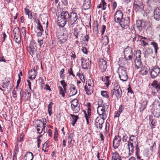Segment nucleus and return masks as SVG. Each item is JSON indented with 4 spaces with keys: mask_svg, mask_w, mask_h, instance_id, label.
Instances as JSON below:
<instances>
[{
    "mask_svg": "<svg viewBox=\"0 0 160 160\" xmlns=\"http://www.w3.org/2000/svg\"><path fill=\"white\" fill-rule=\"evenodd\" d=\"M13 33L14 36V39L15 42L17 43H20L21 40V32L18 27H15L13 31Z\"/></svg>",
    "mask_w": 160,
    "mask_h": 160,
    "instance_id": "0eeeda50",
    "label": "nucleus"
},
{
    "mask_svg": "<svg viewBox=\"0 0 160 160\" xmlns=\"http://www.w3.org/2000/svg\"><path fill=\"white\" fill-rule=\"evenodd\" d=\"M22 33L24 37L26 36V28L25 27H22Z\"/></svg>",
    "mask_w": 160,
    "mask_h": 160,
    "instance_id": "338daca9",
    "label": "nucleus"
},
{
    "mask_svg": "<svg viewBox=\"0 0 160 160\" xmlns=\"http://www.w3.org/2000/svg\"><path fill=\"white\" fill-rule=\"evenodd\" d=\"M152 112L155 117L158 118L160 117V103L158 101H155L154 102Z\"/></svg>",
    "mask_w": 160,
    "mask_h": 160,
    "instance_id": "39448f33",
    "label": "nucleus"
},
{
    "mask_svg": "<svg viewBox=\"0 0 160 160\" xmlns=\"http://www.w3.org/2000/svg\"><path fill=\"white\" fill-rule=\"evenodd\" d=\"M121 141V138L119 136H115L113 141V147L115 149L117 148L119 146Z\"/></svg>",
    "mask_w": 160,
    "mask_h": 160,
    "instance_id": "f3484780",
    "label": "nucleus"
},
{
    "mask_svg": "<svg viewBox=\"0 0 160 160\" xmlns=\"http://www.w3.org/2000/svg\"><path fill=\"white\" fill-rule=\"evenodd\" d=\"M70 116L72 117V122H76L79 117L78 115H75L73 114H70Z\"/></svg>",
    "mask_w": 160,
    "mask_h": 160,
    "instance_id": "49530a36",
    "label": "nucleus"
},
{
    "mask_svg": "<svg viewBox=\"0 0 160 160\" xmlns=\"http://www.w3.org/2000/svg\"><path fill=\"white\" fill-rule=\"evenodd\" d=\"M64 71V69L63 68L62 69L60 72V76L61 78H63V74Z\"/></svg>",
    "mask_w": 160,
    "mask_h": 160,
    "instance_id": "69168bd1",
    "label": "nucleus"
},
{
    "mask_svg": "<svg viewBox=\"0 0 160 160\" xmlns=\"http://www.w3.org/2000/svg\"><path fill=\"white\" fill-rule=\"evenodd\" d=\"M142 20H138L136 21V28L139 32H140L142 29Z\"/></svg>",
    "mask_w": 160,
    "mask_h": 160,
    "instance_id": "c85d7f7f",
    "label": "nucleus"
},
{
    "mask_svg": "<svg viewBox=\"0 0 160 160\" xmlns=\"http://www.w3.org/2000/svg\"><path fill=\"white\" fill-rule=\"evenodd\" d=\"M70 92L69 93L70 96H73L76 94L77 92V90L75 86L74 85H71L70 88Z\"/></svg>",
    "mask_w": 160,
    "mask_h": 160,
    "instance_id": "6ab92c4d",
    "label": "nucleus"
},
{
    "mask_svg": "<svg viewBox=\"0 0 160 160\" xmlns=\"http://www.w3.org/2000/svg\"><path fill=\"white\" fill-rule=\"evenodd\" d=\"M9 82V81L6 82H5L3 83L2 85V87L4 88H7L8 84Z\"/></svg>",
    "mask_w": 160,
    "mask_h": 160,
    "instance_id": "680f3d73",
    "label": "nucleus"
},
{
    "mask_svg": "<svg viewBox=\"0 0 160 160\" xmlns=\"http://www.w3.org/2000/svg\"><path fill=\"white\" fill-rule=\"evenodd\" d=\"M53 105V103L50 102L48 106V112L50 116H51L52 114V109Z\"/></svg>",
    "mask_w": 160,
    "mask_h": 160,
    "instance_id": "58836bf2",
    "label": "nucleus"
},
{
    "mask_svg": "<svg viewBox=\"0 0 160 160\" xmlns=\"http://www.w3.org/2000/svg\"><path fill=\"white\" fill-rule=\"evenodd\" d=\"M84 88L85 89L86 94L88 95H90L93 92V87H90V86H88L87 85L84 86Z\"/></svg>",
    "mask_w": 160,
    "mask_h": 160,
    "instance_id": "a878e982",
    "label": "nucleus"
},
{
    "mask_svg": "<svg viewBox=\"0 0 160 160\" xmlns=\"http://www.w3.org/2000/svg\"><path fill=\"white\" fill-rule=\"evenodd\" d=\"M98 65L99 68L102 72H104L107 67V62L102 58L99 59Z\"/></svg>",
    "mask_w": 160,
    "mask_h": 160,
    "instance_id": "9d476101",
    "label": "nucleus"
},
{
    "mask_svg": "<svg viewBox=\"0 0 160 160\" xmlns=\"http://www.w3.org/2000/svg\"><path fill=\"white\" fill-rule=\"evenodd\" d=\"M122 94V91L120 87L113 88L111 94L112 98L113 95H115L117 100H118L121 98Z\"/></svg>",
    "mask_w": 160,
    "mask_h": 160,
    "instance_id": "6e6552de",
    "label": "nucleus"
},
{
    "mask_svg": "<svg viewBox=\"0 0 160 160\" xmlns=\"http://www.w3.org/2000/svg\"><path fill=\"white\" fill-rule=\"evenodd\" d=\"M98 105L97 111L99 117H98L95 120V125L97 128H99L101 129L102 125L108 113L109 106L106 103L101 104L98 103Z\"/></svg>",
    "mask_w": 160,
    "mask_h": 160,
    "instance_id": "f03ea898",
    "label": "nucleus"
},
{
    "mask_svg": "<svg viewBox=\"0 0 160 160\" xmlns=\"http://www.w3.org/2000/svg\"><path fill=\"white\" fill-rule=\"evenodd\" d=\"M122 139L123 142H126L127 141L128 137L126 134L124 133L122 134Z\"/></svg>",
    "mask_w": 160,
    "mask_h": 160,
    "instance_id": "3c124183",
    "label": "nucleus"
},
{
    "mask_svg": "<svg viewBox=\"0 0 160 160\" xmlns=\"http://www.w3.org/2000/svg\"><path fill=\"white\" fill-rule=\"evenodd\" d=\"M24 10L26 15L28 16V18L31 19L32 18L31 11L27 8V7L24 8Z\"/></svg>",
    "mask_w": 160,
    "mask_h": 160,
    "instance_id": "72a5a7b5",
    "label": "nucleus"
},
{
    "mask_svg": "<svg viewBox=\"0 0 160 160\" xmlns=\"http://www.w3.org/2000/svg\"><path fill=\"white\" fill-rule=\"evenodd\" d=\"M135 68L137 69H139L141 68L142 62L141 59H135Z\"/></svg>",
    "mask_w": 160,
    "mask_h": 160,
    "instance_id": "7c9ffc66",
    "label": "nucleus"
},
{
    "mask_svg": "<svg viewBox=\"0 0 160 160\" xmlns=\"http://www.w3.org/2000/svg\"><path fill=\"white\" fill-rule=\"evenodd\" d=\"M148 102L146 100H144L141 103L139 110L140 112H142L146 108Z\"/></svg>",
    "mask_w": 160,
    "mask_h": 160,
    "instance_id": "5701e85b",
    "label": "nucleus"
},
{
    "mask_svg": "<svg viewBox=\"0 0 160 160\" xmlns=\"http://www.w3.org/2000/svg\"><path fill=\"white\" fill-rule=\"evenodd\" d=\"M133 6L136 12L142 10L143 8V6L142 2H140L139 4H135L134 3Z\"/></svg>",
    "mask_w": 160,
    "mask_h": 160,
    "instance_id": "b1692460",
    "label": "nucleus"
},
{
    "mask_svg": "<svg viewBox=\"0 0 160 160\" xmlns=\"http://www.w3.org/2000/svg\"><path fill=\"white\" fill-rule=\"evenodd\" d=\"M82 66L83 69H86L87 67V65L88 64L89 61H88L85 59L84 58H82Z\"/></svg>",
    "mask_w": 160,
    "mask_h": 160,
    "instance_id": "473e14b6",
    "label": "nucleus"
},
{
    "mask_svg": "<svg viewBox=\"0 0 160 160\" xmlns=\"http://www.w3.org/2000/svg\"><path fill=\"white\" fill-rule=\"evenodd\" d=\"M106 28V26L105 25H103L102 26V30H101L102 35H103L104 34Z\"/></svg>",
    "mask_w": 160,
    "mask_h": 160,
    "instance_id": "774afa93",
    "label": "nucleus"
},
{
    "mask_svg": "<svg viewBox=\"0 0 160 160\" xmlns=\"http://www.w3.org/2000/svg\"><path fill=\"white\" fill-rule=\"evenodd\" d=\"M103 40L105 41L104 42L105 44V45L108 44L109 42L108 38V36L106 35H105L103 38Z\"/></svg>",
    "mask_w": 160,
    "mask_h": 160,
    "instance_id": "6e6d98bb",
    "label": "nucleus"
},
{
    "mask_svg": "<svg viewBox=\"0 0 160 160\" xmlns=\"http://www.w3.org/2000/svg\"><path fill=\"white\" fill-rule=\"evenodd\" d=\"M73 137V133H71L69 134L67 137L68 142L69 144H71V143Z\"/></svg>",
    "mask_w": 160,
    "mask_h": 160,
    "instance_id": "a19ab883",
    "label": "nucleus"
},
{
    "mask_svg": "<svg viewBox=\"0 0 160 160\" xmlns=\"http://www.w3.org/2000/svg\"><path fill=\"white\" fill-rule=\"evenodd\" d=\"M46 123L47 122L45 118H43L42 120H37L36 124L37 127L42 128H42L45 129Z\"/></svg>",
    "mask_w": 160,
    "mask_h": 160,
    "instance_id": "2eb2a0df",
    "label": "nucleus"
},
{
    "mask_svg": "<svg viewBox=\"0 0 160 160\" xmlns=\"http://www.w3.org/2000/svg\"><path fill=\"white\" fill-rule=\"evenodd\" d=\"M56 36L58 39V43L60 44H64L68 39L67 33H64L61 30L57 31Z\"/></svg>",
    "mask_w": 160,
    "mask_h": 160,
    "instance_id": "7ed1b4c3",
    "label": "nucleus"
},
{
    "mask_svg": "<svg viewBox=\"0 0 160 160\" xmlns=\"http://www.w3.org/2000/svg\"><path fill=\"white\" fill-rule=\"evenodd\" d=\"M151 44L154 47L155 53H156L157 52V51L158 49L157 44L155 42H152Z\"/></svg>",
    "mask_w": 160,
    "mask_h": 160,
    "instance_id": "a18cd8bd",
    "label": "nucleus"
},
{
    "mask_svg": "<svg viewBox=\"0 0 160 160\" xmlns=\"http://www.w3.org/2000/svg\"><path fill=\"white\" fill-rule=\"evenodd\" d=\"M128 59H126L124 58H120L119 62L118 64L120 66V67H122L123 68V66L125 65H127V60Z\"/></svg>",
    "mask_w": 160,
    "mask_h": 160,
    "instance_id": "bb28decb",
    "label": "nucleus"
},
{
    "mask_svg": "<svg viewBox=\"0 0 160 160\" xmlns=\"http://www.w3.org/2000/svg\"><path fill=\"white\" fill-rule=\"evenodd\" d=\"M140 68V69L139 71V73L140 74L142 75H144L147 74L148 72V69L147 68L145 67H142Z\"/></svg>",
    "mask_w": 160,
    "mask_h": 160,
    "instance_id": "c756f323",
    "label": "nucleus"
},
{
    "mask_svg": "<svg viewBox=\"0 0 160 160\" xmlns=\"http://www.w3.org/2000/svg\"><path fill=\"white\" fill-rule=\"evenodd\" d=\"M151 85L153 87V90L155 91L154 93L160 91V83L156 80H154L152 83Z\"/></svg>",
    "mask_w": 160,
    "mask_h": 160,
    "instance_id": "dca6fc26",
    "label": "nucleus"
},
{
    "mask_svg": "<svg viewBox=\"0 0 160 160\" xmlns=\"http://www.w3.org/2000/svg\"><path fill=\"white\" fill-rule=\"evenodd\" d=\"M37 130L38 132L40 134L42 133L43 131L45 133L47 131V130L45 131V129H44L43 128H42H42L37 127Z\"/></svg>",
    "mask_w": 160,
    "mask_h": 160,
    "instance_id": "de8ad7c7",
    "label": "nucleus"
},
{
    "mask_svg": "<svg viewBox=\"0 0 160 160\" xmlns=\"http://www.w3.org/2000/svg\"><path fill=\"white\" fill-rule=\"evenodd\" d=\"M154 18L157 21L160 19V9L158 8H156L154 12Z\"/></svg>",
    "mask_w": 160,
    "mask_h": 160,
    "instance_id": "412c9836",
    "label": "nucleus"
},
{
    "mask_svg": "<svg viewBox=\"0 0 160 160\" xmlns=\"http://www.w3.org/2000/svg\"><path fill=\"white\" fill-rule=\"evenodd\" d=\"M93 32L94 33L97 35L98 33V24L97 22H95L93 25Z\"/></svg>",
    "mask_w": 160,
    "mask_h": 160,
    "instance_id": "f704fd0d",
    "label": "nucleus"
},
{
    "mask_svg": "<svg viewBox=\"0 0 160 160\" xmlns=\"http://www.w3.org/2000/svg\"><path fill=\"white\" fill-rule=\"evenodd\" d=\"M71 108L75 113H78L80 110V105L78 104V101L77 99H74L71 102Z\"/></svg>",
    "mask_w": 160,
    "mask_h": 160,
    "instance_id": "423d86ee",
    "label": "nucleus"
},
{
    "mask_svg": "<svg viewBox=\"0 0 160 160\" xmlns=\"http://www.w3.org/2000/svg\"><path fill=\"white\" fill-rule=\"evenodd\" d=\"M109 78L110 77L109 76H105L104 77H102V81L105 82V83L106 84L107 87L110 84V83L109 81Z\"/></svg>",
    "mask_w": 160,
    "mask_h": 160,
    "instance_id": "e433bc0d",
    "label": "nucleus"
},
{
    "mask_svg": "<svg viewBox=\"0 0 160 160\" xmlns=\"http://www.w3.org/2000/svg\"><path fill=\"white\" fill-rule=\"evenodd\" d=\"M90 0H84L83 8L84 10H88L90 8Z\"/></svg>",
    "mask_w": 160,
    "mask_h": 160,
    "instance_id": "393cba45",
    "label": "nucleus"
},
{
    "mask_svg": "<svg viewBox=\"0 0 160 160\" xmlns=\"http://www.w3.org/2000/svg\"><path fill=\"white\" fill-rule=\"evenodd\" d=\"M78 29L77 28H75L74 29L73 34L76 38H78Z\"/></svg>",
    "mask_w": 160,
    "mask_h": 160,
    "instance_id": "5fc2aeb1",
    "label": "nucleus"
},
{
    "mask_svg": "<svg viewBox=\"0 0 160 160\" xmlns=\"http://www.w3.org/2000/svg\"><path fill=\"white\" fill-rule=\"evenodd\" d=\"M31 96V94L28 91L25 92V101L30 100Z\"/></svg>",
    "mask_w": 160,
    "mask_h": 160,
    "instance_id": "ea45409f",
    "label": "nucleus"
},
{
    "mask_svg": "<svg viewBox=\"0 0 160 160\" xmlns=\"http://www.w3.org/2000/svg\"><path fill=\"white\" fill-rule=\"evenodd\" d=\"M138 137H136L134 135H132L129 138V141L128 142H134L137 143H138Z\"/></svg>",
    "mask_w": 160,
    "mask_h": 160,
    "instance_id": "c9c22d12",
    "label": "nucleus"
},
{
    "mask_svg": "<svg viewBox=\"0 0 160 160\" xmlns=\"http://www.w3.org/2000/svg\"><path fill=\"white\" fill-rule=\"evenodd\" d=\"M120 26L123 28H126L129 26L130 20L128 17L123 18L119 22Z\"/></svg>",
    "mask_w": 160,
    "mask_h": 160,
    "instance_id": "9b49d317",
    "label": "nucleus"
},
{
    "mask_svg": "<svg viewBox=\"0 0 160 160\" xmlns=\"http://www.w3.org/2000/svg\"><path fill=\"white\" fill-rule=\"evenodd\" d=\"M136 59H140L141 52L140 50H137L136 52Z\"/></svg>",
    "mask_w": 160,
    "mask_h": 160,
    "instance_id": "c03bdc74",
    "label": "nucleus"
},
{
    "mask_svg": "<svg viewBox=\"0 0 160 160\" xmlns=\"http://www.w3.org/2000/svg\"><path fill=\"white\" fill-rule=\"evenodd\" d=\"M70 55L71 57L72 58H72H73V59H74L76 58V55L75 54V53L74 52H71L70 53Z\"/></svg>",
    "mask_w": 160,
    "mask_h": 160,
    "instance_id": "e2e57ef3",
    "label": "nucleus"
},
{
    "mask_svg": "<svg viewBox=\"0 0 160 160\" xmlns=\"http://www.w3.org/2000/svg\"><path fill=\"white\" fill-rule=\"evenodd\" d=\"M87 111L86 112L88 113L91 114V104L90 102H88L87 104Z\"/></svg>",
    "mask_w": 160,
    "mask_h": 160,
    "instance_id": "09e8293b",
    "label": "nucleus"
},
{
    "mask_svg": "<svg viewBox=\"0 0 160 160\" xmlns=\"http://www.w3.org/2000/svg\"><path fill=\"white\" fill-rule=\"evenodd\" d=\"M79 20L77 13L75 11H72L69 13L67 11H63L61 12L60 16L58 17V25L63 27L68 22L70 25L78 23Z\"/></svg>",
    "mask_w": 160,
    "mask_h": 160,
    "instance_id": "f257e3e1",
    "label": "nucleus"
},
{
    "mask_svg": "<svg viewBox=\"0 0 160 160\" xmlns=\"http://www.w3.org/2000/svg\"><path fill=\"white\" fill-rule=\"evenodd\" d=\"M151 77L152 78H155L160 73V68L155 66L150 71Z\"/></svg>",
    "mask_w": 160,
    "mask_h": 160,
    "instance_id": "f8f14e48",
    "label": "nucleus"
},
{
    "mask_svg": "<svg viewBox=\"0 0 160 160\" xmlns=\"http://www.w3.org/2000/svg\"><path fill=\"white\" fill-rule=\"evenodd\" d=\"M140 42H141V44L144 47L148 44V40H140Z\"/></svg>",
    "mask_w": 160,
    "mask_h": 160,
    "instance_id": "864d4df0",
    "label": "nucleus"
},
{
    "mask_svg": "<svg viewBox=\"0 0 160 160\" xmlns=\"http://www.w3.org/2000/svg\"><path fill=\"white\" fill-rule=\"evenodd\" d=\"M60 83L62 86L63 88L67 89V83L65 82V81L64 80L60 81Z\"/></svg>",
    "mask_w": 160,
    "mask_h": 160,
    "instance_id": "603ef678",
    "label": "nucleus"
},
{
    "mask_svg": "<svg viewBox=\"0 0 160 160\" xmlns=\"http://www.w3.org/2000/svg\"><path fill=\"white\" fill-rule=\"evenodd\" d=\"M123 13L120 10H118L114 15V20L116 23H118L120 20L122 18Z\"/></svg>",
    "mask_w": 160,
    "mask_h": 160,
    "instance_id": "4468645a",
    "label": "nucleus"
},
{
    "mask_svg": "<svg viewBox=\"0 0 160 160\" xmlns=\"http://www.w3.org/2000/svg\"><path fill=\"white\" fill-rule=\"evenodd\" d=\"M124 109V106L123 105H121L120 106L118 109V112L119 113H121Z\"/></svg>",
    "mask_w": 160,
    "mask_h": 160,
    "instance_id": "052dcab7",
    "label": "nucleus"
},
{
    "mask_svg": "<svg viewBox=\"0 0 160 160\" xmlns=\"http://www.w3.org/2000/svg\"><path fill=\"white\" fill-rule=\"evenodd\" d=\"M37 72L35 69L31 70L29 73V78L30 79H34L36 78Z\"/></svg>",
    "mask_w": 160,
    "mask_h": 160,
    "instance_id": "4be33fe9",
    "label": "nucleus"
},
{
    "mask_svg": "<svg viewBox=\"0 0 160 160\" xmlns=\"http://www.w3.org/2000/svg\"><path fill=\"white\" fill-rule=\"evenodd\" d=\"M139 148L138 147V143H137L135 146V154H137L139 152Z\"/></svg>",
    "mask_w": 160,
    "mask_h": 160,
    "instance_id": "bf43d9fd",
    "label": "nucleus"
},
{
    "mask_svg": "<svg viewBox=\"0 0 160 160\" xmlns=\"http://www.w3.org/2000/svg\"><path fill=\"white\" fill-rule=\"evenodd\" d=\"M68 72L70 76L72 75L73 77H75V75L73 73L72 68H71L70 69V70H68Z\"/></svg>",
    "mask_w": 160,
    "mask_h": 160,
    "instance_id": "0e129e2a",
    "label": "nucleus"
},
{
    "mask_svg": "<svg viewBox=\"0 0 160 160\" xmlns=\"http://www.w3.org/2000/svg\"><path fill=\"white\" fill-rule=\"evenodd\" d=\"M149 120L152 125V126H154L155 125L156 122L155 121V120H154L152 119V117H149Z\"/></svg>",
    "mask_w": 160,
    "mask_h": 160,
    "instance_id": "8fccbe9b",
    "label": "nucleus"
},
{
    "mask_svg": "<svg viewBox=\"0 0 160 160\" xmlns=\"http://www.w3.org/2000/svg\"><path fill=\"white\" fill-rule=\"evenodd\" d=\"M86 85L90 87H92L94 86V83L93 81L91 79H89L87 81Z\"/></svg>",
    "mask_w": 160,
    "mask_h": 160,
    "instance_id": "79ce46f5",
    "label": "nucleus"
},
{
    "mask_svg": "<svg viewBox=\"0 0 160 160\" xmlns=\"http://www.w3.org/2000/svg\"><path fill=\"white\" fill-rule=\"evenodd\" d=\"M83 111L84 112V116L85 118V119L87 118H89L90 117L91 115V114L88 113L85 110H83Z\"/></svg>",
    "mask_w": 160,
    "mask_h": 160,
    "instance_id": "13d9d810",
    "label": "nucleus"
},
{
    "mask_svg": "<svg viewBox=\"0 0 160 160\" xmlns=\"http://www.w3.org/2000/svg\"><path fill=\"white\" fill-rule=\"evenodd\" d=\"M49 147V141H47L43 144L42 149L44 152H45L48 150Z\"/></svg>",
    "mask_w": 160,
    "mask_h": 160,
    "instance_id": "4c0bfd02",
    "label": "nucleus"
},
{
    "mask_svg": "<svg viewBox=\"0 0 160 160\" xmlns=\"http://www.w3.org/2000/svg\"><path fill=\"white\" fill-rule=\"evenodd\" d=\"M58 88L59 90V94L61 95L62 97H65V93L66 92L67 89L62 88V87L60 86H58Z\"/></svg>",
    "mask_w": 160,
    "mask_h": 160,
    "instance_id": "cd10ccee",
    "label": "nucleus"
},
{
    "mask_svg": "<svg viewBox=\"0 0 160 160\" xmlns=\"http://www.w3.org/2000/svg\"><path fill=\"white\" fill-rule=\"evenodd\" d=\"M27 50L30 54L32 56L37 50V47L35 44L32 42H31L30 45L27 48Z\"/></svg>",
    "mask_w": 160,
    "mask_h": 160,
    "instance_id": "ddd939ff",
    "label": "nucleus"
},
{
    "mask_svg": "<svg viewBox=\"0 0 160 160\" xmlns=\"http://www.w3.org/2000/svg\"><path fill=\"white\" fill-rule=\"evenodd\" d=\"M133 142H128L127 145L129 151L128 154L130 156L132 155L133 152L134 146L133 145Z\"/></svg>",
    "mask_w": 160,
    "mask_h": 160,
    "instance_id": "aec40b11",
    "label": "nucleus"
},
{
    "mask_svg": "<svg viewBox=\"0 0 160 160\" xmlns=\"http://www.w3.org/2000/svg\"><path fill=\"white\" fill-rule=\"evenodd\" d=\"M33 156L32 153L30 152H27L24 157V160H32Z\"/></svg>",
    "mask_w": 160,
    "mask_h": 160,
    "instance_id": "a211bd4d",
    "label": "nucleus"
},
{
    "mask_svg": "<svg viewBox=\"0 0 160 160\" xmlns=\"http://www.w3.org/2000/svg\"><path fill=\"white\" fill-rule=\"evenodd\" d=\"M118 71L120 80L123 82L127 81L128 76L126 69L122 67H119Z\"/></svg>",
    "mask_w": 160,
    "mask_h": 160,
    "instance_id": "20e7f679",
    "label": "nucleus"
},
{
    "mask_svg": "<svg viewBox=\"0 0 160 160\" xmlns=\"http://www.w3.org/2000/svg\"><path fill=\"white\" fill-rule=\"evenodd\" d=\"M124 58L126 59L132 60V48L128 46L123 51Z\"/></svg>",
    "mask_w": 160,
    "mask_h": 160,
    "instance_id": "1a4fd4ad",
    "label": "nucleus"
},
{
    "mask_svg": "<svg viewBox=\"0 0 160 160\" xmlns=\"http://www.w3.org/2000/svg\"><path fill=\"white\" fill-rule=\"evenodd\" d=\"M24 134L22 133H21L20 134V136L19 138L17 140V142H21L23 140V138H24Z\"/></svg>",
    "mask_w": 160,
    "mask_h": 160,
    "instance_id": "4d7b16f0",
    "label": "nucleus"
},
{
    "mask_svg": "<svg viewBox=\"0 0 160 160\" xmlns=\"http://www.w3.org/2000/svg\"><path fill=\"white\" fill-rule=\"evenodd\" d=\"M101 95L103 97L106 98H108V92L106 91H102L101 92Z\"/></svg>",
    "mask_w": 160,
    "mask_h": 160,
    "instance_id": "37998d69",
    "label": "nucleus"
},
{
    "mask_svg": "<svg viewBox=\"0 0 160 160\" xmlns=\"http://www.w3.org/2000/svg\"><path fill=\"white\" fill-rule=\"evenodd\" d=\"M112 160H122L120 156L118 153L115 152L112 153Z\"/></svg>",
    "mask_w": 160,
    "mask_h": 160,
    "instance_id": "2f4dec72",
    "label": "nucleus"
}]
</instances>
